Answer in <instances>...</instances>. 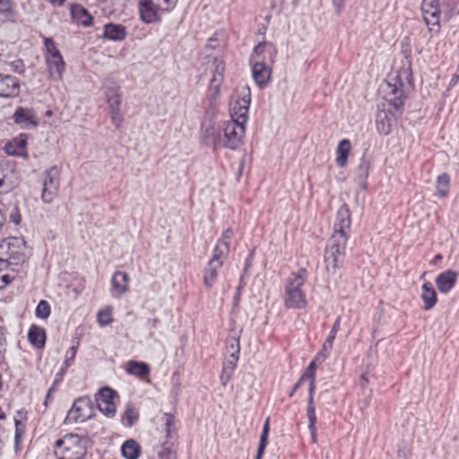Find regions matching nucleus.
<instances>
[{
  "instance_id": "nucleus-1",
  "label": "nucleus",
  "mask_w": 459,
  "mask_h": 459,
  "mask_svg": "<svg viewBox=\"0 0 459 459\" xmlns=\"http://www.w3.org/2000/svg\"><path fill=\"white\" fill-rule=\"evenodd\" d=\"M307 280V271L300 268L292 272L284 284V306L290 309H303L307 305L306 294L302 290Z\"/></svg>"
},
{
  "instance_id": "nucleus-2",
  "label": "nucleus",
  "mask_w": 459,
  "mask_h": 459,
  "mask_svg": "<svg viewBox=\"0 0 459 459\" xmlns=\"http://www.w3.org/2000/svg\"><path fill=\"white\" fill-rule=\"evenodd\" d=\"M29 256L26 242L22 238L11 237L0 241V270L23 264Z\"/></svg>"
},
{
  "instance_id": "nucleus-3",
  "label": "nucleus",
  "mask_w": 459,
  "mask_h": 459,
  "mask_svg": "<svg viewBox=\"0 0 459 459\" xmlns=\"http://www.w3.org/2000/svg\"><path fill=\"white\" fill-rule=\"evenodd\" d=\"M408 74L403 72L391 73L385 82L381 85L384 99L396 109L403 105L405 99V87L409 82Z\"/></svg>"
},
{
  "instance_id": "nucleus-4",
  "label": "nucleus",
  "mask_w": 459,
  "mask_h": 459,
  "mask_svg": "<svg viewBox=\"0 0 459 459\" xmlns=\"http://www.w3.org/2000/svg\"><path fill=\"white\" fill-rule=\"evenodd\" d=\"M54 452L59 459H82L87 447L82 437L70 433L56 441Z\"/></svg>"
},
{
  "instance_id": "nucleus-5",
  "label": "nucleus",
  "mask_w": 459,
  "mask_h": 459,
  "mask_svg": "<svg viewBox=\"0 0 459 459\" xmlns=\"http://www.w3.org/2000/svg\"><path fill=\"white\" fill-rule=\"evenodd\" d=\"M347 241L343 238L331 237L324 253V263L327 273L334 275L343 266Z\"/></svg>"
},
{
  "instance_id": "nucleus-6",
  "label": "nucleus",
  "mask_w": 459,
  "mask_h": 459,
  "mask_svg": "<svg viewBox=\"0 0 459 459\" xmlns=\"http://www.w3.org/2000/svg\"><path fill=\"white\" fill-rule=\"evenodd\" d=\"M250 101V88L247 85L238 88L230 103V120L247 124Z\"/></svg>"
},
{
  "instance_id": "nucleus-7",
  "label": "nucleus",
  "mask_w": 459,
  "mask_h": 459,
  "mask_svg": "<svg viewBox=\"0 0 459 459\" xmlns=\"http://www.w3.org/2000/svg\"><path fill=\"white\" fill-rule=\"evenodd\" d=\"M221 148L230 150L238 149L243 143L246 134V124L234 120H228L221 125Z\"/></svg>"
},
{
  "instance_id": "nucleus-8",
  "label": "nucleus",
  "mask_w": 459,
  "mask_h": 459,
  "mask_svg": "<svg viewBox=\"0 0 459 459\" xmlns=\"http://www.w3.org/2000/svg\"><path fill=\"white\" fill-rule=\"evenodd\" d=\"M95 409L92 401L86 396L80 397L74 402L65 422L66 424L83 423L94 416Z\"/></svg>"
},
{
  "instance_id": "nucleus-9",
  "label": "nucleus",
  "mask_w": 459,
  "mask_h": 459,
  "mask_svg": "<svg viewBox=\"0 0 459 459\" xmlns=\"http://www.w3.org/2000/svg\"><path fill=\"white\" fill-rule=\"evenodd\" d=\"M60 184L59 169L53 166L44 172L41 198L44 203L50 204L57 195Z\"/></svg>"
},
{
  "instance_id": "nucleus-10",
  "label": "nucleus",
  "mask_w": 459,
  "mask_h": 459,
  "mask_svg": "<svg viewBox=\"0 0 459 459\" xmlns=\"http://www.w3.org/2000/svg\"><path fill=\"white\" fill-rule=\"evenodd\" d=\"M351 211L346 204L341 205L336 213L333 233L331 237L340 236L348 241L351 230Z\"/></svg>"
},
{
  "instance_id": "nucleus-11",
  "label": "nucleus",
  "mask_w": 459,
  "mask_h": 459,
  "mask_svg": "<svg viewBox=\"0 0 459 459\" xmlns=\"http://www.w3.org/2000/svg\"><path fill=\"white\" fill-rule=\"evenodd\" d=\"M165 12L163 8L158 5L156 0H140L139 13L142 21L144 23H153L160 20V13Z\"/></svg>"
},
{
  "instance_id": "nucleus-12",
  "label": "nucleus",
  "mask_w": 459,
  "mask_h": 459,
  "mask_svg": "<svg viewBox=\"0 0 459 459\" xmlns=\"http://www.w3.org/2000/svg\"><path fill=\"white\" fill-rule=\"evenodd\" d=\"M115 392L109 387H103L100 390L97 396V404L99 410L107 417L115 416L117 409L114 403Z\"/></svg>"
},
{
  "instance_id": "nucleus-13",
  "label": "nucleus",
  "mask_w": 459,
  "mask_h": 459,
  "mask_svg": "<svg viewBox=\"0 0 459 459\" xmlns=\"http://www.w3.org/2000/svg\"><path fill=\"white\" fill-rule=\"evenodd\" d=\"M276 54L277 50L273 43L260 42L254 48L250 62L273 63Z\"/></svg>"
},
{
  "instance_id": "nucleus-14",
  "label": "nucleus",
  "mask_w": 459,
  "mask_h": 459,
  "mask_svg": "<svg viewBox=\"0 0 459 459\" xmlns=\"http://www.w3.org/2000/svg\"><path fill=\"white\" fill-rule=\"evenodd\" d=\"M20 93V82L17 78L0 74V98L13 99Z\"/></svg>"
},
{
  "instance_id": "nucleus-15",
  "label": "nucleus",
  "mask_w": 459,
  "mask_h": 459,
  "mask_svg": "<svg viewBox=\"0 0 459 459\" xmlns=\"http://www.w3.org/2000/svg\"><path fill=\"white\" fill-rule=\"evenodd\" d=\"M421 12L425 22L429 25H438L441 14V5L438 0H423Z\"/></svg>"
},
{
  "instance_id": "nucleus-16",
  "label": "nucleus",
  "mask_w": 459,
  "mask_h": 459,
  "mask_svg": "<svg viewBox=\"0 0 459 459\" xmlns=\"http://www.w3.org/2000/svg\"><path fill=\"white\" fill-rule=\"evenodd\" d=\"M202 141L213 149L221 148V126L216 128L211 123L203 124L201 128Z\"/></svg>"
},
{
  "instance_id": "nucleus-17",
  "label": "nucleus",
  "mask_w": 459,
  "mask_h": 459,
  "mask_svg": "<svg viewBox=\"0 0 459 459\" xmlns=\"http://www.w3.org/2000/svg\"><path fill=\"white\" fill-rule=\"evenodd\" d=\"M252 65V76L258 87L263 88L271 80V63L250 62Z\"/></svg>"
},
{
  "instance_id": "nucleus-18",
  "label": "nucleus",
  "mask_w": 459,
  "mask_h": 459,
  "mask_svg": "<svg viewBox=\"0 0 459 459\" xmlns=\"http://www.w3.org/2000/svg\"><path fill=\"white\" fill-rule=\"evenodd\" d=\"M457 278L456 272L446 270L437 276L435 283L440 293L447 294L455 287Z\"/></svg>"
},
{
  "instance_id": "nucleus-19",
  "label": "nucleus",
  "mask_w": 459,
  "mask_h": 459,
  "mask_svg": "<svg viewBox=\"0 0 459 459\" xmlns=\"http://www.w3.org/2000/svg\"><path fill=\"white\" fill-rule=\"evenodd\" d=\"M239 351V342L237 341L235 351L229 356L223 364L221 380V385L224 386L228 384L237 368Z\"/></svg>"
},
{
  "instance_id": "nucleus-20",
  "label": "nucleus",
  "mask_w": 459,
  "mask_h": 459,
  "mask_svg": "<svg viewBox=\"0 0 459 459\" xmlns=\"http://www.w3.org/2000/svg\"><path fill=\"white\" fill-rule=\"evenodd\" d=\"M45 60L50 78L54 81H62L65 70V63L63 56H60Z\"/></svg>"
},
{
  "instance_id": "nucleus-21",
  "label": "nucleus",
  "mask_w": 459,
  "mask_h": 459,
  "mask_svg": "<svg viewBox=\"0 0 459 459\" xmlns=\"http://www.w3.org/2000/svg\"><path fill=\"white\" fill-rule=\"evenodd\" d=\"M129 275L126 272L114 273L111 279L112 290L119 296L125 294L129 290Z\"/></svg>"
},
{
  "instance_id": "nucleus-22",
  "label": "nucleus",
  "mask_w": 459,
  "mask_h": 459,
  "mask_svg": "<svg viewBox=\"0 0 459 459\" xmlns=\"http://www.w3.org/2000/svg\"><path fill=\"white\" fill-rule=\"evenodd\" d=\"M26 136L20 134L12 141L8 142L4 146V151L8 155L11 156H22L26 157Z\"/></svg>"
},
{
  "instance_id": "nucleus-23",
  "label": "nucleus",
  "mask_w": 459,
  "mask_h": 459,
  "mask_svg": "<svg viewBox=\"0 0 459 459\" xmlns=\"http://www.w3.org/2000/svg\"><path fill=\"white\" fill-rule=\"evenodd\" d=\"M71 15L73 20L79 25L88 27L91 25L93 17L90 14L88 10L81 4H72Z\"/></svg>"
},
{
  "instance_id": "nucleus-24",
  "label": "nucleus",
  "mask_w": 459,
  "mask_h": 459,
  "mask_svg": "<svg viewBox=\"0 0 459 459\" xmlns=\"http://www.w3.org/2000/svg\"><path fill=\"white\" fill-rule=\"evenodd\" d=\"M15 123L22 125L23 127H34L38 125V121L34 113L30 109L18 108L13 114Z\"/></svg>"
},
{
  "instance_id": "nucleus-25",
  "label": "nucleus",
  "mask_w": 459,
  "mask_h": 459,
  "mask_svg": "<svg viewBox=\"0 0 459 459\" xmlns=\"http://www.w3.org/2000/svg\"><path fill=\"white\" fill-rule=\"evenodd\" d=\"M393 124V116L385 109L379 110L376 117L377 130L380 134H390Z\"/></svg>"
},
{
  "instance_id": "nucleus-26",
  "label": "nucleus",
  "mask_w": 459,
  "mask_h": 459,
  "mask_svg": "<svg viewBox=\"0 0 459 459\" xmlns=\"http://www.w3.org/2000/svg\"><path fill=\"white\" fill-rule=\"evenodd\" d=\"M126 36V30L121 24L108 23L104 26L103 37L112 41H121Z\"/></svg>"
},
{
  "instance_id": "nucleus-27",
  "label": "nucleus",
  "mask_w": 459,
  "mask_h": 459,
  "mask_svg": "<svg viewBox=\"0 0 459 459\" xmlns=\"http://www.w3.org/2000/svg\"><path fill=\"white\" fill-rule=\"evenodd\" d=\"M222 266V262L210 260L204 274V283L207 288H212L216 282L218 272Z\"/></svg>"
},
{
  "instance_id": "nucleus-28",
  "label": "nucleus",
  "mask_w": 459,
  "mask_h": 459,
  "mask_svg": "<svg viewBox=\"0 0 459 459\" xmlns=\"http://www.w3.org/2000/svg\"><path fill=\"white\" fill-rule=\"evenodd\" d=\"M422 292L420 294V298L423 301V308L425 310H429L435 307L437 301V296L435 289L429 282L423 283Z\"/></svg>"
},
{
  "instance_id": "nucleus-29",
  "label": "nucleus",
  "mask_w": 459,
  "mask_h": 459,
  "mask_svg": "<svg viewBox=\"0 0 459 459\" xmlns=\"http://www.w3.org/2000/svg\"><path fill=\"white\" fill-rule=\"evenodd\" d=\"M30 343L38 349H42L46 343V331L43 327L32 325L28 333Z\"/></svg>"
},
{
  "instance_id": "nucleus-30",
  "label": "nucleus",
  "mask_w": 459,
  "mask_h": 459,
  "mask_svg": "<svg viewBox=\"0 0 459 459\" xmlns=\"http://www.w3.org/2000/svg\"><path fill=\"white\" fill-rule=\"evenodd\" d=\"M351 151V144L350 140L342 139L340 141L336 149V164L340 168H344L348 162V157Z\"/></svg>"
},
{
  "instance_id": "nucleus-31",
  "label": "nucleus",
  "mask_w": 459,
  "mask_h": 459,
  "mask_svg": "<svg viewBox=\"0 0 459 459\" xmlns=\"http://www.w3.org/2000/svg\"><path fill=\"white\" fill-rule=\"evenodd\" d=\"M126 371L129 375L143 377L150 374V367L145 362L129 360L126 366Z\"/></svg>"
},
{
  "instance_id": "nucleus-32",
  "label": "nucleus",
  "mask_w": 459,
  "mask_h": 459,
  "mask_svg": "<svg viewBox=\"0 0 459 459\" xmlns=\"http://www.w3.org/2000/svg\"><path fill=\"white\" fill-rule=\"evenodd\" d=\"M121 454L126 459H138L141 446L134 439H128L122 445Z\"/></svg>"
},
{
  "instance_id": "nucleus-33",
  "label": "nucleus",
  "mask_w": 459,
  "mask_h": 459,
  "mask_svg": "<svg viewBox=\"0 0 459 459\" xmlns=\"http://www.w3.org/2000/svg\"><path fill=\"white\" fill-rule=\"evenodd\" d=\"M450 177L446 173L439 175L436 179V195L445 198L448 195Z\"/></svg>"
},
{
  "instance_id": "nucleus-34",
  "label": "nucleus",
  "mask_w": 459,
  "mask_h": 459,
  "mask_svg": "<svg viewBox=\"0 0 459 459\" xmlns=\"http://www.w3.org/2000/svg\"><path fill=\"white\" fill-rule=\"evenodd\" d=\"M336 333H333L330 331L326 340L325 341L322 349L316 355V359L322 363L324 362L330 355L331 351L333 349V342L336 337Z\"/></svg>"
},
{
  "instance_id": "nucleus-35",
  "label": "nucleus",
  "mask_w": 459,
  "mask_h": 459,
  "mask_svg": "<svg viewBox=\"0 0 459 459\" xmlns=\"http://www.w3.org/2000/svg\"><path fill=\"white\" fill-rule=\"evenodd\" d=\"M268 435H269V418H267L263 426V430L260 436V442L257 449V454L255 459H262L265 447L268 444Z\"/></svg>"
},
{
  "instance_id": "nucleus-36",
  "label": "nucleus",
  "mask_w": 459,
  "mask_h": 459,
  "mask_svg": "<svg viewBox=\"0 0 459 459\" xmlns=\"http://www.w3.org/2000/svg\"><path fill=\"white\" fill-rule=\"evenodd\" d=\"M229 249L230 246L228 241H218L213 249V255L210 260H216L217 262L223 263V258L229 253Z\"/></svg>"
},
{
  "instance_id": "nucleus-37",
  "label": "nucleus",
  "mask_w": 459,
  "mask_h": 459,
  "mask_svg": "<svg viewBox=\"0 0 459 459\" xmlns=\"http://www.w3.org/2000/svg\"><path fill=\"white\" fill-rule=\"evenodd\" d=\"M45 59L62 56L56 43L51 38H44Z\"/></svg>"
},
{
  "instance_id": "nucleus-38",
  "label": "nucleus",
  "mask_w": 459,
  "mask_h": 459,
  "mask_svg": "<svg viewBox=\"0 0 459 459\" xmlns=\"http://www.w3.org/2000/svg\"><path fill=\"white\" fill-rule=\"evenodd\" d=\"M164 420V429L166 432L167 438L172 437L173 434L176 432V420L172 414L166 413L163 416Z\"/></svg>"
},
{
  "instance_id": "nucleus-39",
  "label": "nucleus",
  "mask_w": 459,
  "mask_h": 459,
  "mask_svg": "<svg viewBox=\"0 0 459 459\" xmlns=\"http://www.w3.org/2000/svg\"><path fill=\"white\" fill-rule=\"evenodd\" d=\"M223 82H221V77L212 78L210 86L208 89V94L212 100H215L220 95L221 85Z\"/></svg>"
},
{
  "instance_id": "nucleus-40",
  "label": "nucleus",
  "mask_w": 459,
  "mask_h": 459,
  "mask_svg": "<svg viewBox=\"0 0 459 459\" xmlns=\"http://www.w3.org/2000/svg\"><path fill=\"white\" fill-rule=\"evenodd\" d=\"M97 321L100 326H106L108 325L113 321L112 317V309L107 308L100 310L97 314Z\"/></svg>"
},
{
  "instance_id": "nucleus-41",
  "label": "nucleus",
  "mask_w": 459,
  "mask_h": 459,
  "mask_svg": "<svg viewBox=\"0 0 459 459\" xmlns=\"http://www.w3.org/2000/svg\"><path fill=\"white\" fill-rule=\"evenodd\" d=\"M7 169L0 163V193L8 192L12 189L13 186L7 179Z\"/></svg>"
},
{
  "instance_id": "nucleus-42",
  "label": "nucleus",
  "mask_w": 459,
  "mask_h": 459,
  "mask_svg": "<svg viewBox=\"0 0 459 459\" xmlns=\"http://www.w3.org/2000/svg\"><path fill=\"white\" fill-rule=\"evenodd\" d=\"M36 316L41 319H47L50 315V306L48 301L40 300L35 311Z\"/></svg>"
},
{
  "instance_id": "nucleus-43",
  "label": "nucleus",
  "mask_w": 459,
  "mask_h": 459,
  "mask_svg": "<svg viewBox=\"0 0 459 459\" xmlns=\"http://www.w3.org/2000/svg\"><path fill=\"white\" fill-rule=\"evenodd\" d=\"M309 380V394L307 399V415H309L310 411L312 413H316V408L314 405V393L316 389V379H308Z\"/></svg>"
},
{
  "instance_id": "nucleus-44",
  "label": "nucleus",
  "mask_w": 459,
  "mask_h": 459,
  "mask_svg": "<svg viewBox=\"0 0 459 459\" xmlns=\"http://www.w3.org/2000/svg\"><path fill=\"white\" fill-rule=\"evenodd\" d=\"M307 416L308 420V429L311 435V441L316 443L317 441L316 428V413H312V411H310L309 415Z\"/></svg>"
},
{
  "instance_id": "nucleus-45",
  "label": "nucleus",
  "mask_w": 459,
  "mask_h": 459,
  "mask_svg": "<svg viewBox=\"0 0 459 459\" xmlns=\"http://www.w3.org/2000/svg\"><path fill=\"white\" fill-rule=\"evenodd\" d=\"M0 14L4 15L6 19H10L13 16L11 0H0Z\"/></svg>"
},
{
  "instance_id": "nucleus-46",
  "label": "nucleus",
  "mask_w": 459,
  "mask_h": 459,
  "mask_svg": "<svg viewBox=\"0 0 459 459\" xmlns=\"http://www.w3.org/2000/svg\"><path fill=\"white\" fill-rule=\"evenodd\" d=\"M214 71L212 78L221 77V82L224 79V64L222 61L214 59L213 61Z\"/></svg>"
},
{
  "instance_id": "nucleus-47",
  "label": "nucleus",
  "mask_w": 459,
  "mask_h": 459,
  "mask_svg": "<svg viewBox=\"0 0 459 459\" xmlns=\"http://www.w3.org/2000/svg\"><path fill=\"white\" fill-rule=\"evenodd\" d=\"M108 103L109 105V108L111 111L113 110H119L120 109V104H121V98L120 95L117 92L113 93L112 95L108 97Z\"/></svg>"
},
{
  "instance_id": "nucleus-48",
  "label": "nucleus",
  "mask_w": 459,
  "mask_h": 459,
  "mask_svg": "<svg viewBox=\"0 0 459 459\" xmlns=\"http://www.w3.org/2000/svg\"><path fill=\"white\" fill-rule=\"evenodd\" d=\"M9 66L12 72L18 74H22L25 71V66L22 59H16L9 63Z\"/></svg>"
},
{
  "instance_id": "nucleus-49",
  "label": "nucleus",
  "mask_w": 459,
  "mask_h": 459,
  "mask_svg": "<svg viewBox=\"0 0 459 459\" xmlns=\"http://www.w3.org/2000/svg\"><path fill=\"white\" fill-rule=\"evenodd\" d=\"M370 164L366 159H362L358 167L359 177L366 178L368 176Z\"/></svg>"
},
{
  "instance_id": "nucleus-50",
  "label": "nucleus",
  "mask_w": 459,
  "mask_h": 459,
  "mask_svg": "<svg viewBox=\"0 0 459 459\" xmlns=\"http://www.w3.org/2000/svg\"><path fill=\"white\" fill-rule=\"evenodd\" d=\"M137 418V412L132 408H128L124 415V419L127 421L128 426H132L136 421Z\"/></svg>"
},
{
  "instance_id": "nucleus-51",
  "label": "nucleus",
  "mask_w": 459,
  "mask_h": 459,
  "mask_svg": "<svg viewBox=\"0 0 459 459\" xmlns=\"http://www.w3.org/2000/svg\"><path fill=\"white\" fill-rule=\"evenodd\" d=\"M442 12L447 19H450L455 14V6H452L450 3L445 1L441 4V13Z\"/></svg>"
},
{
  "instance_id": "nucleus-52",
  "label": "nucleus",
  "mask_w": 459,
  "mask_h": 459,
  "mask_svg": "<svg viewBox=\"0 0 459 459\" xmlns=\"http://www.w3.org/2000/svg\"><path fill=\"white\" fill-rule=\"evenodd\" d=\"M158 5L164 9V11H171L177 4L178 0H156Z\"/></svg>"
},
{
  "instance_id": "nucleus-53",
  "label": "nucleus",
  "mask_w": 459,
  "mask_h": 459,
  "mask_svg": "<svg viewBox=\"0 0 459 459\" xmlns=\"http://www.w3.org/2000/svg\"><path fill=\"white\" fill-rule=\"evenodd\" d=\"M316 363H319L316 358L310 362L307 372L302 376L305 377V379H316L315 370H316Z\"/></svg>"
},
{
  "instance_id": "nucleus-54",
  "label": "nucleus",
  "mask_w": 459,
  "mask_h": 459,
  "mask_svg": "<svg viewBox=\"0 0 459 459\" xmlns=\"http://www.w3.org/2000/svg\"><path fill=\"white\" fill-rule=\"evenodd\" d=\"M10 221L15 225H19L22 221V216L19 209L15 206L13 208L9 215Z\"/></svg>"
},
{
  "instance_id": "nucleus-55",
  "label": "nucleus",
  "mask_w": 459,
  "mask_h": 459,
  "mask_svg": "<svg viewBox=\"0 0 459 459\" xmlns=\"http://www.w3.org/2000/svg\"><path fill=\"white\" fill-rule=\"evenodd\" d=\"M111 119H112V123L114 124V126L117 128H119L120 126L122 125V121H123L122 115L120 113V109L117 111V110L112 111Z\"/></svg>"
},
{
  "instance_id": "nucleus-56",
  "label": "nucleus",
  "mask_w": 459,
  "mask_h": 459,
  "mask_svg": "<svg viewBox=\"0 0 459 459\" xmlns=\"http://www.w3.org/2000/svg\"><path fill=\"white\" fill-rule=\"evenodd\" d=\"M76 351H77V347L76 346H73L66 352L65 359V364L66 367H68L70 365V362L74 360V359L75 357V354H76Z\"/></svg>"
},
{
  "instance_id": "nucleus-57",
  "label": "nucleus",
  "mask_w": 459,
  "mask_h": 459,
  "mask_svg": "<svg viewBox=\"0 0 459 459\" xmlns=\"http://www.w3.org/2000/svg\"><path fill=\"white\" fill-rule=\"evenodd\" d=\"M232 236H233L232 229L228 228L223 231L221 239H220L219 241H227V240L230 239Z\"/></svg>"
},
{
  "instance_id": "nucleus-58",
  "label": "nucleus",
  "mask_w": 459,
  "mask_h": 459,
  "mask_svg": "<svg viewBox=\"0 0 459 459\" xmlns=\"http://www.w3.org/2000/svg\"><path fill=\"white\" fill-rule=\"evenodd\" d=\"M244 284H245V283H244V279H243V277H241V278H240L239 284H238V288H237V292H236L235 298H234L236 301H237V300H238V299H239V297H240L241 290H242V288H243Z\"/></svg>"
},
{
  "instance_id": "nucleus-59",
  "label": "nucleus",
  "mask_w": 459,
  "mask_h": 459,
  "mask_svg": "<svg viewBox=\"0 0 459 459\" xmlns=\"http://www.w3.org/2000/svg\"><path fill=\"white\" fill-rule=\"evenodd\" d=\"M345 0H333V4L338 12H341L343 8Z\"/></svg>"
},
{
  "instance_id": "nucleus-60",
  "label": "nucleus",
  "mask_w": 459,
  "mask_h": 459,
  "mask_svg": "<svg viewBox=\"0 0 459 459\" xmlns=\"http://www.w3.org/2000/svg\"><path fill=\"white\" fill-rule=\"evenodd\" d=\"M340 325H341V316H338L336 318L334 324L333 325L331 331L337 333L338 331L340 330Z\"/></svg>"
},
{
  "instance_id": "nucleus-61",
  "label": "nucleus",
  "mask_w": 459,
  "mask_h": 459,
  "mask_svg": "<svg viewBox=\"0 0 459 459\" xmlns=\"http://www.w3.org/2000/svg\"><path fill=\"white\" fill-rule=\"evenodd\" d=\"M305 380V377H301L299 380L295 384L293 390L290 392V396H292L293 394L299 388L302 382Z\"/></svg>"
},
{
  "instance_id": "nucleus-62",
  "label": "nucleus",
  "mask_w": 459,
  "mask_h": 459,
  "mask_svg": "<svg viewBox=\"0 0 459 459\" xmlns=\"http://www.w3.org/2000/svg\"><path fill=\"white\" fill-rule=\"evenodd\" d=\"M54 390H55V387H54V386H52L51 388H49V390H48V394H47V397H46V399H45V401H44V406H45V407H48V400H49V398H50V396H51V394H52V392H53Z\"/></svg>"
},
{
  "instance_id": "nucleus-63",
  "label": "nucleus",
  "mask_w": 459,
  "mask_h": 459,
  "mask_svg": "<svg viewBox=\"0 0 459 459\" xmlns=\"http://www.w3.org/2000/svg\"><path fill=\"white\" fill-rule=\"evenodd\" d=\"M1 280L5 283L8 284L12 281L13 277H10L8 274H4L1 276Z\"/></svg>"
},
{
  "instance_id": "nucleus-64",
  "label": "nucleus",
  "mask_w": 459,
  "mask_h": 459,
  "mask_svg": "<svg viewBox=\"0 0 459 459\" xmlns=\"http://www.w3.org/2000/svg\"><path fill=\"white\" fill-rule=\"evenodd\" d=\"M458 80H459V74L455 73L453 75V77H452V80H451V82H450L451 86L455 85L457 83Z\"/></svg>"
}]
</instances>
